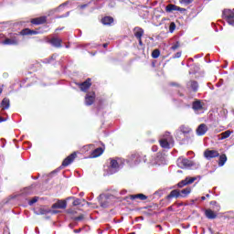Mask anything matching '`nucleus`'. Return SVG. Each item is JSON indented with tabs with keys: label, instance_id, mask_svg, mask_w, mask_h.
<instances>
[{
	"label": "nucleus",
	"instance_id": "1",
	"mask_svg": "<svg viewBox=\"0 0 234 234\" xmlns=\"http://www.w3.org/2000/svg\"><path fill=\"white\" fill-rule=\"evenodd\" d=\"M176 139L181 145H186L193 142V129L189 126L181 125L175 133Z\"/></svg>",
	"mask_w": 234,
	"mask_h": 234
},
{
	"label": "nucleus",
	"instance_id": "2",
	"mask_svg": "<svg viewBox=\"0 0 234 234\" xmlns=\"http://www.w3.org/2000/svg\"><path fill=\"white\" fill-rule=\"evenodd\" d=\"M123 167V161L120 158L112 159L110 158V165L107 169L108 175H114L115 173H118Z\"/></svg>",
	"mask_w": 234,
	"mask_h": 234
},
{
	"label": "nucleus",
	"instance_id": "3",
	"mask_svg": "<svg viewBox=\"0 0 234 234\" xmlns=\"http://www.w3.org/2000/svg\"><path fill=\"white\" fill-rule=\"evenodd\" d=\"M177 165L181 169H197V165L193 161L186 158H178Z\"/></svg>",
	"mask_w": 234,
	"mask_h": 234
},
{
	"label": "nucleus",
	"instance_id": "4",
	"mask_svg": "<svg viewBox=\"0 0 234 234\" xmlns=\"http://www.w3.org/2000/svg\"><path fill=\"white\" fill-rule=\"evenodd\" d=\"M76 156H78V154L76 152H74L71 154H69L68 157H66L63 160L61 166L50 173V176H52L53 175H56V173L59 172L61 170V167H68V165H70V164H72V162H74V159L76 158Z\"/></svg>",
	"mask_w": 234,
	"mask_h": 234
},
{
	"label": "nucleus",
	"instance_id": "5",
	"mask_svg": "<svg viewBox=\"0 0 234 234\" xmlns=\"http://www.w3.org/2000/svg\"><path fill=\"white\" fill-rule=\"evenodd\" d=\"M225 21L231 27H234V11L231 9H224L222 13Z\"/></svg>",
	"mask_w": 234,
	"mask_h": 234
},
{
	"label": "nucleus",
	"instance_id": "6",
	"mask_svg": "<svg viewBox=\"0 0 234 234\" xmlns=\"http://www.w3.org/2000/svg\"><path fill=\"white\" fill-rule=\"evenodd\" d=\"M192 109L195 114H204V103L200 100L192 102Z\"/></svg>",
	"mask_w": 234,
	"mask_h": 234
},
{
	"label": "nucleus",
	"instance_id": "7",
	"mask_svg": "<svg viewBox=\"0 0 234 234\" xmlns=\"http://www.w3.org/2000/svg\"><path fill=\"white\" fill-rule=\"evenodd\" d=\"M197 178L200 180V176H195V177H186L184 180L180 181L177 184V187H185V186H189V184H193V182H195L196 180H197Z\"/></svg>",
	"mask_w": 234,
	"mask_h": 234
},
{
	"label": "nucleus",
	"instance_id": "8",
	"mask_svg": "<svg viewBox=\"0 0 234 234\" xmlns=\"http://www.w3.org/2000/svg\"><path fill=\"white\" fill-rule=\"evenodd\" d=\"M127 162L131 164V165H138V164L142 162V155H140V154H133L129 156Z\"/></svg>",
	"mask_w": 234,
	"mask_h": 234
},
{
	"label": "nucleus",
	"instance_id": "9",
	"mask_svg": "<svg viewBox=\"0 0 234 234\" xmlns=\"http://www.w3.org/2000/svg\"><path fill=\"white\" fill-rule=\"evenodd\" d=\"M204 156L207 160H211V158H217L220 156V154L217 150H206L204 152Z\"/></svg>",
	"mask_w": 234,
	"mask_h": 234
},
{
	"label": "nucleus",
	"instance_id": "10",
	"mask_svg": "<svg viewBox=\"0 0 234 234\" xmlns=\"http://www.w3.org/2000/svg\"><path fill=\"white\" fill-rule=\"evenodd\" d=\"M48 43L51 45V47H54L55 48H61L63 47L61 43H63V40L61 38L53 37L51 39L48 40Z\"/></svg>",
	"mask_w": 234,
	"mask_h": 234
},
{
	"label": "nucleus",
	"instance_id": "11",
	"mask_svg": "<svg viewBox=\"0 0 234 234\" xmlns=\"http://www.w3.org/2000/svg\"><path fill=\"white\" fill-rule=\"evenodd\" d=\"M94 100H96V93L94 91L89 92L85 96V105L88 107L94 103Z\"/></svg>",
	"mask_w": 234,
	"mask_h": 234
},
{
	"label": "nucleus",
	"instance_id": "12",
	"mask_svg": "<svg viewBox=\"0 0 234 234\" xmlns=\"http://www.w3.org/2000/svg\"><path fill=\"white\" fill-rule=\"evenodd\" d=\"M67 208V201L65 200H58L51 206V209H66Z\"/></svg>",
	"mask_w": 234,
	"mask_h": 234
},
{
	"label": "nucleus",
	"instance_id": "13",
	"mask_svg": "<svg viewBox=\"0 0 234 234\" xmlns=\"http://www.w3.org/2000/svg\"><path fill=\"white\" fill-rule=\"evenodd\" d=\"M207 133V125L201 123L197 128V136H204Z\"/></svg>",
	"mask_w": 234,
	"mask_h": 234
},
{
	"label": "nucleus",
	"instance_id": "14",
	"mask_svg": "<svg viewBox=\"0 0 234 234\" xmlns=\"http://www.w3.org/2000/svg\"><path fill=\"white\" fill-rule=\"evenodd\" d=\"M90 85H92V83H90V79H87L84 82L80 84V89L82 92H87V90L90 89Z\"/></svg>",
	"mask_w": 234,
	"mask_h": 234
},
{
	"label": "nucleus",
	"instance_id": "15",
	"mask_svg": "<svg viewBox=\"0 0 234 234\" xmlns=\"http://www.w3.org/2000/svg\"><path fill=\"white\" fill-rule=\"evenodd\" d=\"M144 28L140 27H136L133 28V35L136 37V39H142V37H144Z\"/></svg>",
	"mask_w": 234,
	"mask_h": 234
},
{
	"label": "nucleus",
	"instance_id": "16",
	"mask_svg": "<svg viewBox=\"0 0 234 234\" xmlns=\"http://www.w3.org/2000/svg\"><path fill=\"white\" fill-rule=\"evenodd\" d=\"M171 198H180V190L174 189L166 196V200H171Z\"/></svg>",
	"mask_w": 234,
	"mask_h": 234
},
{
	"label": "nucleus",
	"instance_id": "17",
	"mask_svg": "<svg viewBox=\"0 0 234 234\" xmlns=\"http://www.w3.org/2000/svg\"><path fill=\"white\" fill-rule=\"evenodd\" d=\"M0 107L2 108V111H8V109H10V99L8 98H4Z\"/></svg>",
	"mask_w": 234,
	"mask_h": 234
},
{
	"label": "nucleus",
	"instance_id": "18",
	"mask_svg": "<svg viewBox=\"0 0 234 234\" xmlns=\"http://www.w3.org/2000/svg\"><path fill=\"white\" fill-rule=\"evenodd\" d=\"M103 197V195H100L98 199H99V202H100V205H101V207H109V198L110 197L109 196H105V200H101V197Z\"/></svg>",
	"mask_w": 234,
	"mask_h": 234
},
{
	"label": "nucleus",
	"instance_id": "19",
	"mask_svg": "<svg viewBox=\"0 0 234 234\" xmlns=\"http://www.w3.org/2000/svg\"><path fill=\"white\" fill-rule=\"evenodd\" d=\"M39 34V31L25 28L21 31L22 36H37Z\"/></svg>",
	"mask_w": 234,
	"mask_h": 234
},
{
	"label": "nucleus",
	"instance_id": "20",
	"mask_svg": "<svg viewBox=\"0 0 234 234\" xmlns=\"http://www.w3.org/2000/svg\"><path fill=\"white\" fill-rule=\"evenodd\" d=\"M103 151L102 147L96 148L90 154L91 158H98V156H101V154H103Z\"/></svg>",
	"mask_w": 234,
	"mask_h": 234
},
{
	"label": "nucleus",
	"instance_id": "21",
	"mask_svg": "<svg viewBox=\"0 0 234 234\" xmlns=\"http://www.w3.org/2000/svg\"><path fill=\"white\" fill-rule=\"evenodd\" d=\"M32 25H43V23H47V16H40L37 18H33L31 20Z\"/></svg>",
	"mask_w": 234,
	"mask_h": 234
},
{
	"label": "nucleus",
	"instance_id": "22",
	"mask_svg": "<svg viewBox=\"0 0 234 234\" xmlns=\"http://www.w3.org/2000/svg\"><path fill=\"white\" fill-rule=\"evenodd\" d=\"M205 217L207 218H208L209 220H213V219L217 218V215L215 214V212L209 208L205 210Z\"/></svg>",
	"mask_w": 234,
	"mask_h": 234
},
{
	"label": "nucleus",
	"instance_id": "23",
	"mask_svg": "<svg viewBox=\"0 0 234 234\" xmlns=\"http://www.w3.org/2000/svg\"><path fill=\"white\" fill-rule=\"evenodd\" d=\"M159 144H160L161 147H163V149H171V144H169L168 139L163 138L159 141Z\"/></svg>",
	"mask_w": 234,
	"mask_h": 234
},
{
	"label": "nucleus",
	"instance_id": "24",
	"mask_svg": "<svg viewBox=\"0 0 234 234\" xmlns=\"http://www.w3.org/2000/svg\"><path fill=\"white\" fill-rule=\"evenodd\" d=\"M177 8H178V5L169 4L168 5L165 6V12H167L168 14H171L173 12H177Z\"/></svg>",
	"mask_w": 234,
	"mask_h": 234
},
{
	"label": "nucleus",
	"instance_id": "25",
	"mask_svg": "<svg viewBox=\"0 0 234 234\" xmlns=\"http://www.w3.org/2000/svg\"><path fill=\"white\" fill-rule=\"evenodd\" d=\"M101 23L106 26L112 25V23H114V18H112V16H104L101 19Z\"/></svg>",
	"mask_w": 234,
	"mask_h": 234
},
{
	"label": "nucleus",
	"instance_id": "26",
	"mask_svg": "<svg viewBox=\"0 0 234 234\" xmlns=\"http://www.w3.org/2000/svg\"><path fill=\"white\" fill-rule=\"evenodd\" d=\"M187 87L192 89L194 92H197V90H198V82H197V80H190L187 82Z\"/></svg>",
	"mask_w": 234,
	"mask_h": 234
},
{
	"label": "nucleus",
	"instance_id": "27",
	"mask_svg": "<svg viewBox=\"0 0 234 234\" xmlns=\"http://www.w3.org/2000/svg\"><path fill=\"white\" fill-rule=\"evenodd\" d=\"M35 215H48L50 208H38L34 211Z\"/></svg>",
	"mask_w": 234,
	"mask_h": 234
},
{
	"label": "nucleus",
	"instance_id": "28",
	"mask_svg": "<svg viewBox=\"0 0 234 234\" xmlns=\"http://www.w3.org/2000/svg\"><path fill=\"white\" fill-rule=\"evenodd\" d=\"M131 200H136V198H139L140 200H147V196L144 194H136L130 196Z\"/></svg>",
	"mask_w": 234,
	"mask_h": 234
},
{
	"label": "nucleus",
	"instance_id": "29",
	"mask_svg": "<svg viewBox=\"0 0 234 234\" xmlns=\"http://www.w3.org/2000/svg\"><path fill=\"white\" fill-rule=\"evenodd\" d=\"M180 191V197L181 198H186L187 195L191 193V187H186L185 189L179 190Z\"/></svg>",
	"mask_w": 234,
	"mask_h": 234
},
{
	"label": "nucleus",
	"instance_id": "30",
	"mask_svg": "<svg viewBox=\"0 0 234 234\" xmlns=\"http://www.w3.org/2000/svg\"><path fill=\"white\" fill-rule=\"evenodd\" d=\"M226 162H228V156H226V154H221L219 156V160H218L219 167H223V165H225Z\"/></svg>",
	"mask_w": 234,
	"mask_h": 234
},
{
	"label": "nucleus",
	"instance_id": "31",
	"mask_svg": "<svg viewBox=\"0 0 234 234\" xmlns=\"http://www.w3.org/2000/svg\"><path fill=\"white\" fill-rule=\"evenodd\" d=\"M164 155L160 153H158L155 156V164H157L158 165L164 164Z\"/></svg>",
	"mask_w": 234,
	"mask_h": 234
},
{
	"label": "nucleus",
	"instance_id": "32",
	"mask_svg": "<svg viewBox=\"0 0 234 234\" xmlns=\"http://www.w3.org/2000/svg\"><path fill=\"white\" fill-rule=\"evenodd\" d=\"M3 43L4 45H17V40L15 38H5Z\"/></svg>",
	"mask_w": 234,
	"mask_h": 234
},
{
	"label": "nucleus",
	"instance_id": "33",
	"mask_svg": "<svg viewBox=\"0 0 234 234\" xmlns=\"http://www.w3.org/2000/svg\"><path fill=\"white\" fill-rule=\"evenodd\" d=\"M74 200L73 201V206H80L81 205V199H80V198H76V197H68L67 198V200Z\"/></svg>",
	"mask_w": 234,
	"mask_h": 234
},
{
	"label": "nucleus",
	"instance_id": "34",
	"mask_svg": "<svg viewBox=\"0 0 234 234\" xmlns=\"http://www.w3.org/2000/svg\"><path fill=\"white\" fill-rule=\"evenodd\" d=\"M229 136H231V131L227 130V131L221 133L220 140H226V138H229Z\"/></svg>",
	"mask_w": 234,
	"mask_h": 234
},
{
	"label": "nucleus",
	"instance_id": "35",
	"mask_svg": "<svg viewBox=\"0 0 234 234\" xmlns=\"http://www.w3.org/2000/svg\"><path fill=\"white\" fill-rule=\"evenodd\" d=\"M56 58H58V54H53L49 58H45L43 63H51V61L56 59Z\"/></svg>",
	"mask_w": 234,
	"mask_h": 234
},
{
	"label": "nucleus",
	"instance_id": "36",
	"mask_svg": "<svg viewBox=\"0 0 234 234\" xmlns=\"http://www.w3.org/2000/svg\"><path fill=\"white\" fill-rule=\"evenodd\" d=\"M152 58H154V59L160 58V49H154L152 52Z\"/></svg>",
	"mask_w": 234,
	"mask_h": 234
},
{
	"label": "nucleus",
	"instance_id": "37",
	"mask_svg": "<svg viewBox=\"0 0 234 234\" xmlns=\"http://www.w3.org/2000/svg\"><path fill=\"white\" fill-rule=\"evenodd\" d=\"M176 30V24L175 22H171L169 25V32L170 34H173Z\"/></svg>",
	"mask_w": 234,
	"mask_h": 234
},
{
	"label": "nucleus",
	"instance_id": "38",
	"mask_svg": "<svg viewBox=\"0 0 234 234\" xmlns=\"http://www.w3.org/2000/svg\"><path fill=\"white\" fill-rule=\"evenodd\" d=\"M210 206H214L216 211H220V205L217 201H210Z\"/></svg>",
	"mask_w": 234,
	"mask_h": 234
},
{
	"label": "nucleus",
	"instance_id": "39",
	"mask_svg": "<svg viewBox=\"0 0 234 234\" xmlns=\"http://www.w3.org/2000/svg\"><path fill=\"white\" fill-rule=\"evenodd\" d=\"M194 1L195 0H179V3L187 6V5H191V3H193Z\"/></svg>",
	"mask_w": 234,
	"mask_h": 234
},
{
	"label": "nucleus",
	"instance_id": "40",
	"mask_svg": "<svg viewBox=\"0 0 234 234\" xmlns=\"http://www.w3.org/2000/svg\"><path fill=\"white\" fill-rule=\"evenodd\" d=\"M72 5V1L68 0V1L64 2L63 4H61V5L58 6V10L61 9V8H65V6H67V5Z\"/></svg>",
	"mask_w": 234,
	"mask_h": 234
},
{
	"label": "nucleus",
	"instance_id": "41",
	"mask_svg": "<svg viewBox=\"0 0 234 234\" xmlns=\"http://www.w3.org/2000/svg\"><path fill=\"white\" fill-rule=\"evenodd\" d=\"M38 199H39V197H33L31 200H29L28 205L34 206V204H36V202H37Z\"/></svg>",
	"mask_w": 234,
	"mask_h": 234
},
{
	"label": "nucleus",
	"instance_id": "42",
	"mask_svg": "<svg viewBox=\"0 0 234 234\" xmlns=\"http://www.w3.org/2000/svg\"><path fill=\"white\" fill-rule=\"evenodd\" d=\"M178 47H180V43H179V42H176V44H174V45L171 47V49H172V50H176V48H178Z\"/></svg>",
	"mask_w": 234,
	"mask_h": 234
},
{
	"label": "nucleus",
	"instance_id": "43",
	"mask_svg": "<svg viewBox=\"0 0 234 234\" xmlns=\"http://www.w3.org/2000/svg\"><path fill=\"white\" fill-rule=\"evenodd\" d=\"M89 5H90V2L88 4H84L79 6V8H80V10H85V8H87V6H89Z\"/></svg>",
	"mask_w": 234,
	"mask_h": 234
},
{
	"label": "nucleus",
	"instance_id": "44",
	"mask_svg": "<svg viewBox=\"0 0 234 234\" xmlns=\"http://www.w3.org/2000/svg\"><path fill=\"white\" fill-rule=\"evenodd\" d=\"M163 139L171 140V134L169 133V132H166V133H165V134L164 135Z\"/></svg>",
	"mask_w": 234,
	"mask_h": 234
},
{
	"label": "nucleus",
	"instance_id": "45",
	"mask_svg": "<svg viewBox=\"0 0 234 234\" xmlns=\"http://www.w3.org/2000/svg\"><path fill=\"white\" fill-rule=\"evenodd\" d=\"M32 193V190L30 188H26L23 192L24 195H30Z\"/></svg>",
	"mask_w": 234,
	"mask_h": 234
},
{
	"label": "nucleus",
	"instance_id": "46",
	"mask_svg": "<svg viewBox=\"0 0 234 234\" xmlns=\"http://www.w3.org/2000/svg\"><path fill=\"white\" fill-rule=\"evenodd\" d=\"M70 16V12L68 11L65 15H61L60 16H58L59 18H63V17H69Z\"/></svg>",
	"mask_w": 234,
	"mask_h": 234
},
{
	"label": "nucleus",
	"instance_id": "47",
	"mask_svg": "<svg viewBox=\"0 0 234 234\" xmlns=\"http://www.w3.org/2000/svg\"><path fill=\"white\" fill-rule=\"evenodd\" d=\"M182 57V52H177L174 55V58L176 59L178 58H181Z\"/></svg>",
	"mask_w": 234,
	"mask_h": 234
},
{
	"label": "nucleus",
	"instance_id": "48",
	"mask_svg": "<svg viewBox=\"0 0 234 234\" xmlns=\"http://www.w3.org/2000/svg\"><path fill=\"white\" fill-rule=\"evenodd\" d=\"M82 218H83V216L80 215V216H79V217L73 218V220L80 221V220H81Z\"/></svg>",
	"mask_w": 234,
	"mask_h": 234
},
{
	"label": "nucleus",
	"instance_id": "49",
	"mask_svg": "<svg viewBox=\"0 0 234 234\" xmlns=\"http://www.w3.org/2000/svg\"><path fill=\"white\" fill-rule=\"evenodd\" d=\"M49 213H51V215H58V213H59V210H52L49 208Z\"/></svg>",
	"mask_w": 234,
	"mask_h": 234
},
{
	"label": "nucleus",
	"instance_id": "50",
	"mask_svg": "<svg viewBox=\"0 0 234 234\" xmlns=\"http://www.w3.org/2000/svg\"><path fill=\"white\" fill-rule=\"evenodd\" d=\"M177 12H180L181 14L186 12V8H182L180 6H177Z\"/></svg>",
	"mask_w": 234,
	"mask_h": 234
},
{
	"label": "nucleus",
	"instance_id": "51",
	"mask_svg": "<svg viewBox=\"0 0 234 234\" xmlns=\"http://www.w3.org/2000/svg\"><path fill=\"white\" fill-rule=\"evenodd\" d=\"M170 85L172 87H180V85H178L176 82H172Z\"/></svg>",
	"mask_w": 234,
	"mask_h": 234
},
{
	"label": "nucleus",
	"instance_id": "52",
	"mask_svg": "<svg viewBox=\"0 0 234 234\" xmlns=\"http://www.w3.org/2000/svg\"><path fill=\"white\" fill-rule=\"evenodd\" d=\"M3 122H6V119L0 116V123H3Z\"/></svg>",
	"mask_w": 234,
	"mask_h": 234
},
{
	"label": "nucleus",
	"instance_id": "53",
	"mask_svg": "<svg viewBox=\"0 0 234 234\" xmlns=\"http://www.w3.org/2000/svg\"><path fill=\"white\" fill-rule=\"evenodd\" d=\"M140 47H144V42L142 41V38L138 39Z\"/></svg>",
	"mask_w": 234,
	"mask_h": 234
},
{
	"label": "nucleus",
	"instance_id": "54",
	"mask_svg": "<svg viewBox=\"0 0 234 234\" xmlns=\"http://www.w3.org/2000/svg\"><path fill=\"white\" fill-rule=\"evenodd\" d=\"M73 231H74V233H80V231H81V229H74Z\"/></svg>",
	"mask_w": 234,
	"mask_h": 234
},
{
	"label": "nucleus",
	"instance_id": "55",
	"mask_svg": "<svg viewBox=\"0 0 234 234\" xmlns=\"http://www.w3.org/2000/svg\"><path fill=\"white\" fill-rule=\"evenodd\" d=\"M202 56H204V55H203V54H201V55H200V54H197V55L195 56V58H202Z\"/></svg>",
	"mask_w": 234,
	"mask_h": 234
},
{
	"label": "nucleus",
	"instance_id": "56",
	"mask_svg": "<svg viewBox=\"0 0 234 234\" xmlns=\"http://www.w3.org/2000/svg\"><path fill=\"white\" fill-rule=\"evenodd\" d=\"M102 47H103V48H107V47H109V44H108V43H104V44L102 45Z\"/></svg>",
	"mask_w": 234,
	"mask_h": 234
},
{
	"label": "nucleus",
	"instance_id": "57",
	"mask_svg": "<svg viewBox=\"0 0 234 234\" xmlns=\"http://www.w3.org/2000/svg\"><path fill=\"white\" fill-rule=\"evenodd\" d=\"M69 228H70V229H74V225H72V223H70V224L69 225Z\"/></svg>",
	"mask_w": 234,
	"mask_h": 234
},
{
	"label": "nucleus",
	"instance_id": "58",
	"mask_svg": "<svg viewBox=\"0 0 234 234\" xmlns=\"http://www.w3.org/2000/svg\"><path fill=\"white\" fill-rule=\"evenodd\" d=\"M35 231H36L37 234H39V229L38 228H36Z\"/></svg>",
	"mask_w": 234,
	"mask_h": 234
},
{
	"label": "nucleus",
	"instance_id": "59",
	"mask_svg": "<svg viewBox=\"0 0 234 234\" xmlns=\"http://www.w3.org/2000/svg\"><path fill=\"white\" fill-rule=\"evenodd\" d=\"M79 196H80V197H84V196H85V193H84V192H80V193L79 194Z\"/></svg>",
	"mask_w": 234,
	"mask_h": 234
},
{
	"label": "nucleus",
	"instance_id": "60",
	"mask_svg": "<svg viewBox=\"0 0 234 234\" xmlns=\"http://www.w3.org/2000/svg\"><path fill=\"white\" fill-rule=\"evenodd\" d=\"M125 193H127V190H122V191L121 192V195H125Z\"/></svg>",
	"mask_w": 234,
	"mask_h": 234
},
{
	"label": "nucleus",
	"instance_id": "61",
	"mask_svg": "<svg viewBox=\"0 0 234 234\" xmlns=\"http://www.w3.org/2000/svg\"><path fill=\"white\" fill-rule=\"evenodd\" d=\"M154 195H162V194H160V191H156V192L154 193Z\"/></svg>",
	"mask_w": 234,
	"mask_h": 234
},
{
	"label": "nucleus",
	"instance_id": "62",
	"mask_svg": "<svg viewBox=\"0 0 234 234\" xmlns=\"http://www.w3.org/2000/svg\"><path fill=\"white\" fill-rule=\"evenodd\" d=\"M201 200H206V197H201Z\"/></svg>",
	"mask_w": 234,
	"mask_h": 234
},
{
	"label": "nucleus",
	"instance_id": "63",
	"mask_svg": "<svg viewBox=\"0 0 234 234\" xmlns=\"http://www.w3.org/2000/svg\"><path fill=\"white\" fill-rule=\"evenodd\" d=\"M3 94V89L0 88V96Z\"/></svg>",
	"mask_w": 234,
	"mask_h": 234
},
{
	"label": "nucleus",
	"instance_id": "64",
	"mask_svg": "<svg viewBox=\"0 0 234 234\" xmlns=\"http://www.w3.org/2000/svg\"><path fill=\"white\" fill-rule=\"evenodd\" d=\"M205 197L209 198V194H207Z\"/></svg>",
	"mask_w": 234,
	"mask_h": 234
}]
</instances>
